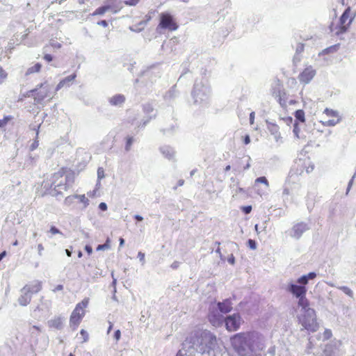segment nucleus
<instances>
[{
	"instance_id": "obj_1",
	"label": "nucleus",
	"mask_w": 356,
	"mask_h": 356,
	"mask_svg": "<svg viewBox=\"0 0 356 356\" xmlns=\"http://www.w3.org/2000/svg\"><path fill=\"white\" fill-rule=\"evenodd\" d=\"M257 337L255 332H243L231 337L230 343L239 355L245 356L249 350H252V344Z\"/></svg>"
},
{
	"instance_id": "obj_2",
	"label": "nucleus",
	"mask_w": 356,
	"mask_h": 356,
	"mask_svg": "<svg viewBox=\"0 0 356 356\" xmlns=\"http://www.w3.org/2000/svg\"><path fill=\"white\" fill-rule=\"evenodd\" d=\"M72 175L73 172L65 167L60 168L51 175L50 188L56 195L62 194L63 191H67L70 183L74 182Z\"/></svg>"
},
{
	"instance_id": "obj_3",
	"label": "nucleus",
	"mask_w": 356,
	"mask_h": 356,
	"mask_svg": "<svg viewBox=\"0 0 356 356\" xmlns=\"http://www.w3.org/2000/svg\"><path fill=\"white\" fill-rule=\"evenodd\" d=\"M355 17V15H353L351 13V8L348 7L339 17L337 23L334 22H331L329 26L330 31L337 36L346 33L349 29Z\"/></svg>"
},
{
	"instance_id": "obj_4",
	"label": "nucleus",
	"mask_w": 356,
	"mask_h": 356,
	"mask_svg": "<svg viewBox=\"0 0 356 356\" xmlns=\"http://www.w3.org/2000/svg\"><path fill=\"white\" fill-rule=\"evenodd\" d=\"M355 17V15H353L351 13V8L348 7L339 17L337 23L334 22H331L329 26L330 31L337 36L346 33L349 29Z\"/></svg>"
},
{
	"instance_id": "obj_5",
	"label": "nucleus",
	"mask_w": 356,
	"mask_h": 356,
	"mask_svg": "<svg viewBox=\"0 0 356 356\" xmlns=\"http://www.w3.org/2000/svg\"><path fill=\"white\" fill-rule=\"evenodd\" d=\"M316 277V274L314 272L304 275L297 280V284H289L287 286V291L296 298L306 296L307 291L306 285L308 284L309 280H313Z\"/></svg>"
},
{
	"instance_id": "obj_6",
	"label": "nucleus",
	"mask_w": 356,
	"mask_h": 356,
	"mask_svg": "<svg viewBox=\"0 0 356 356\" xmlns=\"http://www.w3.org/2000/svg\"><path fill=\"white\" fill-rule=\"evenodd\" d=\"M89 298H85L76 304L70 317V327L72 330H76L81 324L86 315V309L88 306Z\"/></svg>"
},
{
	"instance_id": "obj_7",
	"label": "nucleus",
	"mask_w": 356,
	"mask_h": 356,
	"mask_svg": "<svg viewBox=\"0 0 356 356\" xmlns=\"http://www.w3.org/2000/svg\"><path fill=\"white\" fill-rule=\"evenodd\" d=\"M298 321L304 329L309 332H315L318 330L319 325L314 309H307L304 314L298 317Z\"/></svg>"
},
{
	"instance_id": "obj_8",
	"label": "nucleus",
	"mask_w": 356,
	"mask_h": 356,
	"mask_svg": "<svg viewBox=\"0 0 356 356\" xmlns=\"http://www.w3.org/2000/svg\"><path fill=\"white\" fill-rule=\"evenodd\" d=\"M179 25L175 18L170 13H161L159 15V22L156 27L157 31L168 30L173 32L177 30Z\"/></svg>"
},
{
	"instance_id": "obj_9",
	"label": "nucleus",
	"mask_w": 356,
	"mask_h": 356,
	"mask_svg": "<svg viewBox=\"0 0 356 356\" xmlns=\"http://www.w3.org/2000/svg\"><path fill=\"white\" fill-rule=\"evenodd\" d=\"M323 114L325 117L321 120V122L324 126L332 127L336 125L340 121V118L338 112L329 108L324 110Z\"/></svg>"
},
{
	"instance_id": "obj_10",
	"label": "nucleus",
	"mask_w": 356,
	"mask_h": 356,
	"mask_svg": "<svg viewBox=\"0 0 356 356\" xmlns=\"http://www.w3.org/2000/svg\"><path fill=\"white\" fill-rule=\"evenodd\" d=\"M39 88L42 89L40 91H38V88L31 90L30 92L34 93V99L40 102L43 101L44 99L47 97H50L51 96V87L47 84V82L45 81L39 85Z\"/></svg>"
},
{
	"instance_id": "obj_11",
	"label": "nucleus",
	"mask_w": 356,
	"mask_h": 356,
	"mask_svg": "<svg viewBox=\"0 0 356 356\" xmlns=\"http://www.w3.org/2000/svg\"><path fill=\"white\" fill-rule=\"evenodd\" d=\"M224 323L229 332H234L240 327L241 317L239 314H234L225 318Z\"/></svg>"
},
{
	"instance_id": "obj_12",
	"label": "nucleus",
	"mask_w": 356,
	"mask_h": 356,
	"mask_svg": "<svg viewBox=\"0 0 356 356\" xmlns=\"http://www.w3.org/2000/svg\"><path fill=\"white\" fill-rule=\"evenodd\" d=\"M273 94L277 99L281 106L285 107L288 100V95L285 90L282 88V85L280 80H277V89L274 90Z\"/></svg>"
},
{
	"instance_id": "obj_13",
	"label": "nucleus",
	"mask_w": 356,
	"mask_h": 356,
	"mask_svg": "<svg viewBox=\"0 0 356 356\" xmlns=\"http://www.w3.org/2000/svg\"><path fill=\"white\" fill-rule=\"evenodd\" d=\"M316 75V70L312 67H305L298 76L299 81L305 84L309 83Z\"/></svg>"
},
{
	"instance_id": "obj_14",
	"label": "nucleus",
	"mask_w": 356,
	"mask_h": 356,
	"mask_svg": "<svg viewBox=\"0 0 356 356\" xmlns=\"http://www.w3.org/2000/svg\"><path fill=\"white\" fill-rule=\"evenodd\" d=\"M208 319L213 326L218 327L222 324L225 318L219 314L217 309H213L209 312Z\"/></svg>"
},
{
	"instance_id": "obj_15",
	"label": "nucleus",
	"mask_w": 356,
	"mask_h": 356,
	"mask_svg": "<svg viewBox=\"0 0 356 356\" xmlns=\"http://www.w3.org/2000/svg\"><path fill=\"white\" fill-rule=\"evenodd\" d=\"M74 199H78L80 202L83 204V208H86L89 204V200L83 195H69L65 199V204L67 205H71L73 203Z\"/></svg>"
},
{
	"instance_id": "obj_16",
	"label": "nucleus",
	"mask_w": 356,
	"mask_h": 356,
	"mask_svg": "<svg viewBox=\"0 0 356 356\" xmlns=\"http://www.w3.org/2000/svg\"><path fill=\"white\" fill-rule=\"evenodd\" d=\"M217 305L218 310L223 314H226L232 310V302L229 299H225L222 302H219Z\"/></svg>"
},
{
	"instance_id": "obj_17",
	"label": "nucleus",
	"mask_w": 356,
	"mask_h": 356,
	"mask_svg": "<svg viewBox=\"0 0 356 356\" xmlns=\"http://www.w3.org/2000/svg\"><path fill=\"white\" fill-rule=\"evenodd\" d=\"M76 77V74H73L62 79L56 86V91L59 90L64 86H69L70 83L74 81Z\"/></svg>"
},
{
	"instance_id": "obj_18",
	"label": "nucleus",
	"mask_w": 356,
	"mask_h": 356,
	"mask_svg": "<svg viewBox=\"0 0 356 356\" xmlns=\"http://www.w3.org/2000/svg\"><path fill=\"white\" fill-rule=\"evenodd\" d=\"M48 326L50 328L60 330L63 326V319L60 316H56L48 321Z\"/></svg>"
},
{
	"instance_id": "obj_19",
	"label": "nucleus",
	"mask_w": 356,
	"mask_h": 356,
	"mask_svg": "<svg viewBox=\"0 0 356 356\" xmlns=\"http://www.w3.org/2000/svg\"><path fill=\"white\" fill-rule=\"evenodd\" d=\"M268 129L270 134L275 136L277 141H279V140L282 138L278 125L274 123H270L268 125Z\"/></svg>"
},
{
	"instance_id": "obj_20",
	"label": "nucleus",
	"mask_w": 356,
	"mask_h": 356,
	"mask_svg": "<svg viewBox=\"0 0 356 356\" xmlns=\"http://www.w3.org/2000/svg\"><path fill=\"white\" fill-rule=\"evenodd\" d=\"M125 102V97L123 95L118 94L113 96L110 99L109 102L113 106L121 105Z\"/></svg>"
},
{
	"instance_id": "obj_21",
	"label": "nucleus",
	"mask_w": 356,
	"mask_h": 356,
	"mask_svg": "<svg viewBox=\"0 0 356 356\" xmlns=\"http://www.w3.org/2000/svg\"><path fill=\"white\" fill-rule=\"evenodd\" d=\"M42 289V284L40 282H38L35 284L31 286H26L24 288V290L31 296L33 293H36Z\"/></svg>"
},
{
	"instance_id": "obj_22",
	"label": "nucleus",
	"mask_w": 356,
	"mask_h": 356,
	"mask_svg": "<svg viewBox=\"0 0 356 356\" xmlns=\"http://www.w3.org/2000/svg\"><path fill=\"white\" fill-rule=\"evenodd\" d=\"M31 300V296L26 291L18 299V302L22 306H26Z\"/></svg>"
},
{
	"instance_id": "obj_23",
	"label": "nucleus",
	"mask_w": 356,
	"mask_h": 356,
	"mask_svg": "<svg viewBox=\"0 0 356 356\" xmlns=\"http://www.w3.org/2000/svg\"><path fill=\"white\" fill-rule=\"evenodd\" d=\"M298 306L301 307L302 309L306 312L307 309H312L309 308V301L306 298V296H301L298 298Z\"/></svg>"
},
{
	"instance_id": "obj_24",
	"label": "nucleus",
	"mask_w": 356,
	"mask_h": 356,
	"mask_svg": "<svg viewBox=\"0 0 356 356\" xmlns=\"http://www.w3.org/2000/svg\"><path fill=\"white\" fill-rule=\"evenodd\" d=\"M339 44L332 45L325 49H323L321 52L319 53V56H324L329 54H333L337 52L339 49Z\"/></svg>"
},
{
	"instance_id": "obj_25",
	"label": "nucleus",
	"mask_w": 356,
	"mask_h": 356,
	"mask_svg": "<svg viewBox=\"0 0 356 356\" xmlns=\"http://www.w3.org/2000/svg\"><path fill=\"white\" fill-rule=\"evenodd\" d=\"M111 9V6H101V7H99L98 8H97L92 13V16H96V15H104L106 12H107L108 10H109Z\"/></svg>"
},
{
	"instance_id": "obj_26",
	"label": "nucleus",
	"mask_w": 356,
	"mask_h": 356,
	"mask_svg": "<svg viewBox=\"0 0 356 356\" xmlns=\"http://www.w3.org/2000/svg\"><path fill=\"white\" fill-rule=\"evenodd\" d=\"M42 65L40 63H35L33 66L27 70V74H31L35 72H39L41 70Z\"/></svg>"
},
{
	"instance_id": "obj_27",
	"label": "nucleus",
	"mask_w": 356,
	"mask_h": 356,
	"mask_svg": "<svg viewBox=\"0 0 356 356\" xmlns=\"http://www.w3.org/2000/svg\"><path fill=\"white\" fill-rule=\"evenodd\" d=\"M295 117H296V120H299L301 122H305V112L302 109L297 110L295 112Z\"/></svg>"
},
{
	"instance_id": "obj_28",
	"label": "nucleus",
	"mask_w": 356,
	"mask_h": 356,
	"mask_svg": "<svg viewBox=\"0 0 356 356\" xmlns=\"http://www.w3.org/2000/svg\"><path fill=\"white\" fill-rule=\"evenodd\" d=\"M8 76V72L1 66H0V84H2L6 81Z\"/></svg>"
},
{
	"instance_id": "obj_29",
	"label": "nucleus",
	"mask_w": 356,
	"mask_h": 356,
	"mask_svg": "<svg viewBox=\"0 0 356 356\" xmlns=\"http://www.w3.org/2000/svg\"><path fill=\"white\" fill-rule=\"evenodd\" d=\"M13 117L11 115H6L3 119H0V128H3L11 120Z\"/></svg>"
},
{
	"instance_id": "obj_30",
	"label": "nucleus",
	"mask_w": 356,
	"mask_h": 356,
	"mask_svg": "<svg viewBox=\"0 0 356 356\" xmlns=\"http://www.w3.org/2000/svg\"><path fill=\"white\" fill-rule=\"evenodd\" d=\"M80 335H81V343H85L88 341L89 335L86 330H85L83 329L81 330Z\"/></svg>"
},
{
	"instance_id": "obj_31",
	"label": "nucleus",
	"mask_w": 356,
	"mask_h": 356,
	"mask_svg": "<svg viewBox=\"0 0 356 356\" xmlns=\"http://www.w3.org/2000/svg\"><path fill=\"white\" fill-rule=\"evenodd\" d=\"M45 47H51L54 49H59L62 47V44L56 41H51L49 44L45 46Z\"/></svg>"
},
{
	"instance_id": "obj_32",
	"label": "nucleus",
	"mask_w": 356,
	"mask_h": 356,
	"mask_svg": "<svg viewBox=\"0 0 356 356\" xmlns=\"http://www.w3.org/2000/svg\"><path fill=\"white\" fill-rule=\"evenodd\" d=\"M110 248V239L108 238L106 243L102 245H99L96 250L97 251L104 250Z\"/></svg>"
},
{
	"instance_id": "obj_33",
	"label": "nucleus",
	"mask_w": 356,
	"mask_h": 356,
	"mask_svg": "<svg viewBox=\"0 0 356 356\" xmlns=\"http://www.w3.org/2000/svg\"><path fill=\"white\" fill-rule=\"evenodd\" d=\"M133 142H134V138L133 137H131V136L127 137V138H126V145H125V149H126V151H129L130 150Z\"/></svg>"
},
{
	"instance_id": "obj_34",
	"label": "nucleus",
	"mask_w": 356,
	"mask_h": 356,
	"mask_svg": "<svg viewBox=\"0 0 356 356\" xmlns=\"http://www.w3.org/2000/svg\"><path fill=\"white\" fill-rule=\"evenodd\" d=\"M255 183L256 184L261 183V184H265L266 187L269 186L268 181L267 180V179L265 177H260L257 178L255 179Z\"/></svg>"
},
{
	"instance_id": "obj_35",
	"label": "nucleus",
	"mask_w": 356,
	"mask_h": 356,
	"mask_svg": "<svg viewBox=\"0 0 356 356\" xmlns=\"http://www.w3.org/2000/svg\"><path fill=\"white\" fill-rule=\"evenodd\" d=\"M140 0H126L124 1V3L127 6H136L140 2Z\"/></svg>"
},
{
	"instance_id": "obj_36",
	"label": "nucleus",
	"mask_w": 356,
	"mask_h": 356,
	"mask_svg": "<svg viewBox=\"0 0 356 356\" xmlns=\"http://www.w3.org/2000/svg\"><path fill=\"white\" fill-rule=\"evenodd\" d=\"M252 206H243L241 207V210L245 214H248L252 211Z\"/></svg>"
},
{
	"instance_id": "obj_37",
	"label": "nucleus",
	"mask_w": 356,
	"mask_h": 356,
	"mask_svg": "<svg viewBox=\"0 0 356 356\" xmlns=\"http://www.w3.org/2000/svg\"><path fill=\"white\" fill-rule=\"evenodd\" d=\"M248 246H249L251 249H252V250H254V249H256V248H257V243H256V242H255L254 240H252V239H249V240L248 241Z\"/></svg>"
},
{
	"instance_id": "obj_38",
	"label": "nucleus",
	"mask_w": 356,
	"mask_h": 356,
	"mask_svg": "<svg viewBox=\"0 0 356 356\" xmlns=\"http://www.w3.org/2000/svg\"><path fill=\"white\" fill-rule=\"evenodd\" d=\"M323 335H324L325 339H329L332 335V331L330 330L326 329L324 331Z\"/></svg>"
},
{
	"instance_id": "obj_39",
	"label": "nucleus",
	"mask_w": 356,
	"mask_h": 356,
	"mask_svg": "<svg viewBox=\"0 0 356 356\" xmlns=\"http://www.w3.org/2000/svg\"><path fill=\"white\" fill-rule=\"evenodd\" d=\"M97 176H98V178H99V179H102L104 177V170L103 168H99L97 169Z\"/></svg>"
},
{
	"instance_id": "obj_40",
	"label": "nucleus",
	"mask_w": 356,
	"mask_h": 356,
	"mask_svg": "<svg viewBox=\"0 0 356 356\" xmlns=\"http://www.w3.org/2000/svg\"><path fill=\"white\" fill-rule=\"evenodd\" d=\"M49 232L52 235H55V234L60 233V230L58 228H56V227H54V226L51 227Z\"/></svg>"
},
{
	"instance_id": "obj_41",
	"label": "nucleus",
	"mask_w": 356,
	"mask_h": 356,
	"mask_svg": "<svg viewBox=\"0 0 356 356\" xmlns=\"http://www.w3.org/2000/svg\"><path fill=\"white\" fill-rule=\"evenodd\" d=\"M53 56L49 54H45L43 56V59L48 63H50L53 60Z\"/></svg>"
},
{
	"instance_id": "obj_42",
	"label": "nucleus",
	"mask_w": 356,
	"mask_h": 356,
	"mask_svg": "<svg viewBox=\"0 0 356 356\" xmlns=\"http://www.w3.org/2000/svg\"><path fill=\"white\" fill-rule=\"evenodd\" d=\"M39 145V142L38 140V139H35L34 140V142L31 144V150L33 151L34 149H35Z\"/></svg>"
},
{
	"instance_id": "obj_43",
	"label": "nucleus",
	"mask_w": 356,
	"mask_h": 356,
	"mask_svg": "<svg viewBox=\"0 0 356 356\" xmlns=\"http://www.w3.org/2000/svg\"><path fill=\"white\" fill-rule=\"evenodd\" d=\"M293 132L295 134V135L299 138V136H298V132H299V128H298V123H295L294 125H293Z\"/></svg>"
},
{
	"instance_id": "obj_44",
	"label": "nucleus",
	"mask_w": 356,
	"mask_h": 356,
	"mask_svg": "<svg viewBox=\"0 0 356 356\" xmlns=\"http://www.w3.org/2000/svg\"><path fill=\"white\" fill-rule=\"evenodd\" d=\"M121 337V332L120 330H117L114 333V338L116 341H118Z\"/></svg>"
},
{
	"instance_id": "obj_45",
	"label": "nucleus",
	"mask_w": 356,
	"mask_h": 356,
	"mask_svg": "<svg viewBox=\"0 0 356 356\" xmlns=\"http://www.w3.org/2000/svg\"><path fill=\"white\" fill-rule=\"evenodd\" d=\"M245 192V191L243 188L238 187L235 190V193L233 195V196H235V195H238V193H243Z\"/></svg>"
},
{
	"instance_id": "obj_46",
	"label": "nucleus",
	"mask_w": 356,
	"mask_h": 356,
	"mask_svg": "<svg viewBox=\"0 0 356 356\" xmlns=\"http://www.w3.org/2000/svg\"><path fill=\"white\" fill-rule=\"evenodd\" d=\"M99 208L100 210L102 211H106L107 209V205L106 203L104 202H101L99 204Z\"/></svg>"
},
{
	"instance_id": "obj_47",
	"label": "nucleus",
	"mask_w": 356,
	"mask_h": 356,
	"mask_svg": "<svg viewBox=\"0 0 356 356\" xmlns=\"http://www.w3.org/2000/svg\"><path fill=\"white\" fill-rule=\"evenodd\" d=\"M243 139L245 145H248L250 143V138L249 135H245Z\"/></svg>"
},
{
	"instance_id": "obj_48",
	"label": "nucleus",
	"mask_w": 356,
	"mask_h": 356,
	"mask_svg": "<svg viewBox=\"0 0 356 356\" xmlns=\"http://www.w3.org/2000/svg\"><path fill=\"white\" fill-rule=\"evenodd\" d=\"M85 250L87 252V253H88V254H92V247H91L90 245H86L85 246Z\"/></svg>"
},
{
	"instance_id": "obj_49",
	"label": "nucleus",
	"mask_w": 356,
	"mask_h": 356,
	"mask_svg": "<svg viewBox=\"0 0 356 356\" xmlns=\"http://www.w3.org/2000/svg\"><path fill=\"white\" fill-rule=\"evenodd\" d=\"M99 25L102 26L104 27L108 26V22L106 20H101L97 23Z\"/></svg>"
},
{
	"instance_id": "obj_50",
	"label": "nucleus",
	"mask_w": 356,
	"mask_h": 356,
	"mask_svg": "<svg viewBox=\"0 0 356 356\" xmlns=\"http://www.w3.org/2000/svg\"><path fill=\"white\" fill-rule=\"evenodd\" d=\"M254 112H252L250 115V122L251 124H254Z\"/></svg>"
},
{
	"instance_id": "obj_51",
	"label": "nucleus",
	"mask_w": 356,
	"mask_h": 356,
	"mask_svg": "<svg viewBox=\"0 0 356 356\" xmlns=\"http://www.w3.org/2000/svg\"><path fill=\"white\" fill-rule=\"evenodd\" d=\"M38 250L40 254H42V252L44 250V247L42 244H38Z\"/></svg>"
},
{
	"instance_id": "obj_52",
	"label": "nucleus",
	"mask_w": 356,
	"mask_h": 356,
	"mask_svg": "<svg viewBox=\"0 0 356 356\" xmlns=\"http://www.w3.org/2000/svg\"><path fill=\"white\" fill-rule=\"evenodd\" d=\"M206 334H208L212 340L216 341V337L214 335L211 334L209 332H207Z\"/></svg>"
},
{
	"instance_id": "obj_53",
	"label": "nucleus",
	"mask_w": 356,
	"mask_h": 356,
	"mask_svg": "<svg viewBox=\"0 0 356 356\" xmlns=\"http://www.w3.org/2000/svg\"><path fill=\"white\" fill-rule=\"evenodd\" d=\"M135 219H136L138 221H142L143 220V217L139 215L135 216Z\"/></svg>"
},
{
	"instance_id": "obj_54",
	"label": "nucleus",
	"mask_w": 356,
	"mask_h": 356,
	"mask_svg": "<svg viewBox=\"0 0 356 356\" xmlns=\"http://www.w3.org/2000/svg\"><path fill=\"white\" fill-rule=\"evenodd\" d=\"M6 251H3L2 252L1 254H0V261H1V259L6 256Z\"/></svg>"
},
{
	"instance_id": "obj_55",
	"label": "nucleus",
	"mask_w": 356,
	"mask_h": 356,
	"mask_svg": "<svg viewBox=\"0 0 356 356\" xmlns=\"http://www.w3.org/2000/svg\"><path fill=\"white\" fill-rule=\"evenodd\" d=\"M112 328H113V323L110 322L109 323V327H108V330H107V333L108 334L111 331Z\"/></svg>"
},
{
	"instance_id": "obj_56",
	"label": "nucleus",
	"mask_w": 356,
	"mask_h": 356,
	"mask_svg": "<svg viewBox=\"0 0 356 356\" xmlns=\"http://www.w3.org/2000/svg\"><path fill=\"white\" fill-rule=\"evenodd\" d=\"M33 329L37 330L38 332H40L41 331L40 327L37 326V325H33Z\"/></svg>"
},
{
	"instance_id": "obj_57",
	"label": "nucleus",
	"mask_w": 356,
	"mask_h": 356,
	"mask_svg": "<svg viewBox=\"0 0 356 356\" xmlns=\"http://www.w3.org/2000/svg\"><path fill=\"white\" fill-rule=\"evenodd\" d=\"M124 243V240L122 238H120V245L122 246Z\"/></svg>"
},
{
	"instance_id": "obj_58",
	"label": "nucleus",
	"mask_w": 356,
	"mask_h": 356,
	"mask_svg": "<svg viewBox=\"0 0 356 356\" xmlns=\"http://www.w3.org/2000/svg\"><path fill=\"white\" fill-rule=\"evenodd\" d=\"M65 252H66V254H67V255L68 257H71V255H72V252H71V251H70L69 250H66V251H65Z\"/></svg>"
},
{
	"instance_id": "obj_59",
	"label": "nucleus",
	"mask_w": 356,
	"mask_h": 356,
	"mask_svg": "<svg viewBox=\"0 0 356 356\" xmlns=\"http://www.w3.org/2000/svg\"><path fill=\"white\" fill-rule=\"evenodd\" d=\"M231 169V166L229 165H227L225 168V171H229Z\"/></svg>"
},
{
	"instance_id": "obj_60",
	"label": "nucleus",
	"mask_w": 356,
	"mask_h": 356,
	"mask_svg": "<svg viewBox=\"0 0 356 356\" xmlns=\"http://www.w3.org/2000/svg\"><path fill=\"white\" fill-rule=\"evenodd\" d=\"M86 0H78V2L79 4H83L85 3Z\"/></svg>"
},
{
	"instance_id": "obj_61",
	"label": "nucleus",
	"mask_w": 356,
	"mask_h": 356,
	"mask_svg": "<svg viewBox=\"0 0 356 356\" xmlns=\"http://www.w3.org/2000/svg\"><path fill=\"white\" fill-rule=\"evenodd\" d=\"M82 255H83V254H82L81 251H79V252H78V257L81 258V257H82Z\"/></svg>"
},
{
	"instance_id": "obj_62",
	"label": "nucleus",
	"mask_w": 356,
	"mask_h": 356,
	"mask_svg": "<svg viewBox=\"0 0 356 356\" xmlns=\"http://www.w3.org/2000/svg\"><path fill=\"white\" fill-rule=\"evenodd\" d=\"M176 356H183V355L181 354V351H179V353L177 354Z\"/></svg>"
},
{
	"instance_id": "obj_63",
	"label": "nucleus",
	"mask_w": 356,
	"mask_h": 356,
	"mask_svg": "<svg viewBox=\"0 0 356 356\" xmlns=\"http://www.w3.org/2000/svg\"><path fill=\"white\" fill-rule=\"evenodd\" d=\"M98 275H100V273L99 272H97V273H94V276H95V275L97 276Z\"/></svg>"
},
{
	"instance_id": "obj_64",
	"label": "nucleus",
	"mask_w": 356,
	"mask_h": 356,
	"mask_svg": "<svg viewBox=\"0 0 356 356\" xmlns=\"http://www.w3.org/2000/svg\"><path fill=\"white\" fill-rule=\"evenodd\" d=\"M58 289H63V286L59 285V286H58Z\"/></svg>"
}]
</instances>
